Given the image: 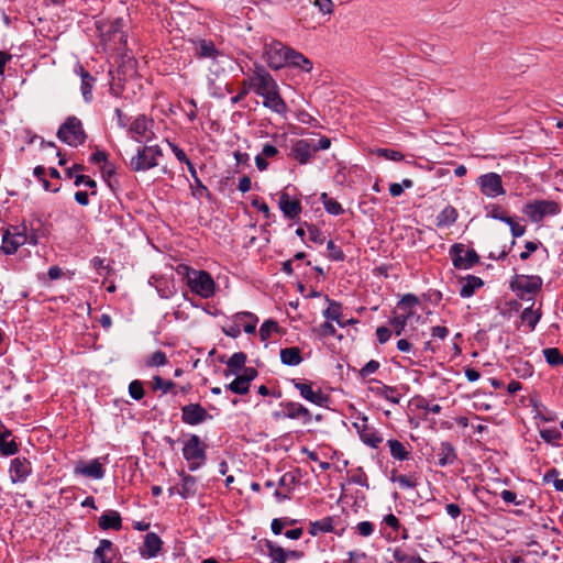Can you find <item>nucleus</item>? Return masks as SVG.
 Segmentation results:
<instances>
[{
  "label": "nucleus",
  "instance_id": "nucleus-62",
  "mask_svg": "<svg viewBox=\"0 0 563 563\" xmlns=\"http://www.w3.org/2000/svg\"><path fill=\"white\" fill-rule=\"evenodd\" d=\"M380 364L378 361L371 360L368 361L361 369H360V377L365 378L374 373H376L379 368Z\"/></svg>",
  "mask_w": 563,
  "mask_h": 563
},
{
  "label": "nucleus",
  "instance_id": "nucleus-1",
  "mask_svg": "<svg viewBox=\"0 0 563 563\" xmlns=\"http://www.w3.org/2000/svg\"><path fill=\"white\" fill-rule=\"evenodd\" d=\"M331 145V141L327 136L320 139H301L291 147V155L299 164H308L320 150H327Z\"/></svg>",
  "mask_w": 563,
  "mask_h": 563
},
{
  "label": "nucleus",
  "instance_id": "nucleus-4",
  "mask_svg": "<svg viewBox=\"0 0 563 563\" xmlns=\"http://www.w3.org/2000/svg\"><path fill=\"white\" fill-rule=\"evenodd\" d=\"M57 137L67 145L77 147L85 143L87 135L81 121L76 117H68L59 126Z\"/></svg>",
  "mask_w": 563,
  "mask_h": 563
},
{
  "label": "nucleus",
  "instance_id": "nucleus-32",
  "mask_svg": "<svg viewBox=\"0 0 563 563\" xmlns=\"http://www.w3.org/2000/svg\"><path fill=\"white\" fill-rule=\"evenodd\" d=\"M457 211L452 206H446L438 216L435 219V225L438 228H445L450 227L455 223L457 219Z\"/></svg>",
  "mask_w": 563,
  "mask_h": 563
},
{
  "label": "nucleus",
  "instance_id": "nucleus-11",
  "mask_svg": "<svg viewBox=\"0 0 563 563\" xmlns=\"http://www.w3.org/2000/svg\"><path fill=\"white\" fill-rule=\"evenodd\" d=\"M450 255L453 266L457 269H468L479 262V256L475 250H465L461 243H455L450 247Z\"/></svg>",
  "mask_w": 563,
  "mask_h": 563
},
{
  "label": "nucleus",
  "instance_id": "nucleus-15",
  "mask_svg": "<svg viewBox=\"0 0 563 563\" xmlns=\"http://www.w3.org/2000/svg\"><path fill=\"white\" fill-rule=\"evenodd\" d=\"M212 416L200 404H188L181 408V420L189 426L200 424Z\"/></svg>",
  "mask_w": 563,
  "mask_h": 563
},
{
  "label": "nucleus",
  "instance_id": "nucleus-63",
  "mask_svg": "<svg viewBox=\"0 0 563 563\" xmlns=\"http://www.w3.org/2000/svg\"><path fill=\"white\" fill-rule=\"evenodd\" d=\"M327 249L329 251V258L332 261H343L344 253L343 251L334 244L332 240L328 241Z\"/></svg>",
  "mask_w": 563,
  "mask_h": 563
},
{
  "label": "nucleus",
  "instance_id": "nucleus-14",
  "mask_svg": "<svg viewBox=\"0 0 563 563\" xmlns=\"http://www.w3.org/2000/svg\"><path fill=\"white\" fill-rule=\"evenodd\" d=\"M291 384L299 391L300 396L307 401H310L311 404H314L319 407H324L328 404L329 396L323 394L320 388L313 390L311 382L291 379Z\"/></svg>",
  "mask_w": 563,
  "mask_h": 563
},
{
  "label": "nucleus",
  "instance_id": "nucleus-44",
  "mask_svg": "<svg viewBox=\"0 0 563 563\" xmlns=\"http://www.w3.org/2000/svg\"><path fill=\"white\" fill-rule=\"evenodd\" d=\"M541 319V311L538 309V310H533L532 309V306L523 309V311L521 312V320L526 323H528L530 330H534L537 323L540 321Z\"/></svg>",
  "mask_w": 563,
  "mask_h": 563
},
{
  "label": "nucleus",
  "instance_id": "nucleus-5",
  "mask_svg": "<svg viewBox=\"0 0 563 563\" xmlns=\"http://www.w3.org/2000/svg\"><path fill=\"white\" fill-rule=\"evenodd\" d=\"M163 155L158 145H145L140 147L136 155L130 161L131 169L134 172H144L158 165V157Z\"/></svg>",
  "mask_w": 563,
  "mask_h": 563
},
{
  "label": "nucleus",
  "instance_id": "nucleus-40",
  "mask_svg": "<svg viewBox=\"0 0 563 563\" xmlns=\"http://www.w3.org/2000/svg\"><path fill=\"white\" fill-rule=\"evenodd\" d=\"M11 435L9 430L0 432V453L4 456L13 455L18 451V445L13 440L7 439Z\"/></svg>",
  "mask_w": 563,
  "mask_h": 563
},
{
  "label": "nucleus",
  "instance_id": "nucleus-6",
  "mask_svg": "<svg viewBox=\"0 0 563 563\" xmlns=\"http://www.w3.org/2000/svg\"><path fill=\"white\" fill-rule=\"evenodd\" d=\"M187 284L191 291L199 295L201 298L208 299L214 295L216 283L206 271L192 269L187 275Z\"/></svg>",
  "mask_w": 563,
  "mask_h": 563
},
{
  "label": "nucleus",
  "instance_id": "nucleus-33",
  "mask_svg": "<svg viewBox=\"0 0 563 563\" xmlns=\"http://www.w3.org/2000/svg\"><path fill=\"white\" fill-rule=\"evenodd\" d=\"M280 361L288 366H297L302 362L300 350L296 346L280 350Z\"/></svg>",
  "mask_w": 563,
  "mask_h": 563
},
{
  "label": "nucleus",
  "instance_id": "nucleus-13",
  "mask_svg": "<svg viewBox=\"0 0 563 563\" xmlns=\"http://www.w3.org/2000/svg\"><path fill=\"white\" fill-rule=\"evenodd\" d=\"M542 278L538 275H517L510 283L512 290L517 291L520 297L526 294L534 295L542 288Z\"/></svg>",
  "mask_w": 563,
  "mask_h": 563
},
{
  "label": "nucleus",
  "instance_id": "nucleus-2",
  "mask_svg": "<svg viewBox=\"0 0 563 563\" xmlns=\"http://www.w3.org/2000/svg\"><path fill=\"white\" fill-rule=\"evenodd\" d=\"M206 444L197 434H190L188 440L185 441L183 456L187 461L190 472H195L206 464Z\"/></svg>",
  "mask_w": 563,
  "mask_h": 563
},
{
  "label": "nucleus",
  "instance_id": "nucleus-60",
  "mask_svg": "<svg viewBox=\"0 0 563 563\" xmlns=\"http://www.w3.org/2000/svg\"><path fill=\"white\" fill-rule=\"evenodd\" d=\"M376 154L379 157H384L385 159H389V161H394V162H399L404 158V155L400 152L395 151V150H389V148H378L376 151Z\"/></svg>",
  "mask_w": 563,
  "mask_h": 563
},
{
  "label": "nucleus",
  "instance_id": "nucleus-64",
  "mask_svg": "<svg viewBox=\"0 0 563 563\" xmlns=\"http://www.w3.org/2000/svg\"><path fill=\"white\" fill-rule=\"evenodd\" d=\"M391 481L398 483L401 488H415L417 486V482L415 479L402 474L393 475Z\"/></svg>",
  "mask_w": 563,
  "mask_h": 563
},
{
  "label": "nucleus",
  "instance_id": "nucleus-3",
  "mask_svg": "<svg viewBox=\"0 0 563 563\" xmlns=\"http://www.w3.org/2000/svg\"><path fill=\"white\" fill-rule=\"evenodd\" d=\"M243 85H249V88L260 97L269 93L278 87L271 73L260 64L254 65L252 74L243 81Z\"/></svg>",
  "mask_w": 563,
  "mask_h": 563
},
{
  "label": "nucleus",
  "instance_id": "nucleus-45",
  "mask_svg": "<svg viewBox=\"0 0 563 563\" xmlns=\"http://www.w3.org/2000/svg\"><path fill=\"white\" fill-rule=\"evenodd\" d=\"M393 559L397 563H427L420 556L411 555L400 548L394 549Z\"/></svg>",
  "mask_w": 563,
  "mask_h": 563
},
{
  "label": "nucleus",
  "instance_id": "nucleus-9",
  "mask_svg": "<svg viewBox=\"0 0 563 563\" xmlns=\"http://www.w3.org/2000/svg\"><path fill=\"white\" fill-rule=\"evenodd\" d=\"M353 427L358 433L361 441L373 449H377L383 443V437L372 426L368 424V418L365 415H358L353 422Z\"/></svg>",
  "mask_w": 563,
  "mask_h": 563
},
{
  "label": "nucleus",
  "instance_id": "nucleus-17",
  "mask_svg": "<svg viewBox=\"0 0 563 563\" xmlns=\"http://www.w3.org/2000/svg\"><path fill=\"white\" fill-rule=\"evenodd\" d=\"M280 406L283 407V418L301 419L305 424L312 420L310 410L299 402L286 401L282 402Z\"/></svg>",
  "mask_w": 563,
  "mask_h": 563
},
{
  "label": "nucleus",
  "instance_id": "nucleus-53",
  "mask_svg": "<svg viewBox=\"0 0 563 563\" xmlns=\"http://www.w3.org/2000/svg\"><path fill=\"white\" fill-rule=\"evenodd\" d=\"M167 364V356L163 351L154 352L145 362L147 367L164 366Z\"/></svg>",
  "mask_w": 563,
  "mask_h": 563
},
{
  "label": "nucleus",
  "instance_id": "nucleus-16",
  "mask_svg": "<svg viewBox=\"0 0 563 563\" xmlns=\"http://www.w3.org/2000/svg\"><path fill=\"white\" fill-rule=\"evenodd\" d=\"M124 20L122 18H118L113 20L107 30L106 33H102L106 42H110L113 44L114 48H121L126 46L128 36L123 30Z\"/></svg>",
  "mask_w": 563,
  "mask_h": 563
},
{
  "label": "nucleus",
  "instance_id": "nucleus-61",
  "mask_svg": "<svg viewBox=\"0 0 563 563\" xmlns=\"http://www.w3.org/2000/svg\"><path fill=\"white\" fill-rule=\"evenodd\" d=\"M350 481L353 484H357L360 486L368 488V479L366 473L363 471L362 467H357L354 472V474L351 476Z\"/></svg>",
  "mask_w": 563,
  "mask_h": 563
},
{
  "label": "nucleus",
  "instance_id": "nucleus-34",
  "mask_svg": "<svg viewBox=\"0 0 563 563\" xmlns=\"http://www.w3.org/2000/svg\"><path fill=\"white\" fill-rule=\"evenodd\" d=\"M80 78H81V95L86 102L91 101L92 99V88L95 85V78L87 70L80 67Z\"/></svg>",
  "mask_w": 563,
  "mask_h": 563
},
{
  "label": "nucleus",
  "instance_id": "nucleus-28",
  "mask_svg": "<svg viewBox=\"0 0 563 563\" xmlns=\"http://www.w3.org/2000/svg\"><path fill=\"white\" fill-rule=\"evenodd\" d=\"M246 358V354L243 352L233 353L227 362L224 376L238 375L245 367Z\"/></svg>",
  "mask_w": 563,
  "mask_h": 563
},
{
  "label": "nucleus",
  "instance_id": "nucleus-8",
  "mask_svg": "<svg viewBox=\"0 0 563 563\" xmlns=\"http://www.w3.org/2000/svg\"><path fill=\"white\" fill-rule=\"evenodd\" d=\"M290 52L291 47L279 41H273L264 47V56L268 66L273 69H280L286 66Z\"/></svg>",
  "mask_w": 563,
  "mask_h": 563
},
{
  "label": "nucleus",
  "instance_id": "nucleus-7",
  "mask_svg": "<svg viewBox=\"0 0 563 563\" xmlns=\"http://www.w3.org/2000/svg\"><path fill=\"white\" fill-rule=\"evenodd\" d=\"M560 211V205L553 200H533L522 208L523 214L536 223L541 222L547 216H556Z\"/></svg>",
  "mask_w": 563,
  "mask_h": 563
},
{
  "label": "nucleus",
  "instance_id": "nucleus-29",
  "mask_svg": "<svg viewBox=\"0 0 563 563\" xmlns=\"http://www.w3.org/2000/svg\"><path fill=\"white\" fill-rule=\"evenodd\" d=\"M286 65L298 68L306 73H310L312 70V62L294 48H291V52L288 55Z\"/></svg>",
  "mask_w": 563,
  "mask_h": 563
},
{
  "label": "nucleus",
  "instance_id": "nucleus-26",
  "mask_svg": "<svg viewBox=\"0 0 563 563\" xmlns=\"http://www.w3.org/2000/svg\"><path fill=\"white\" fill-rule=\"evenodd\" d=\"M484 282L481 277L474 275H467L466 277L461 279V289L460 296L462 298L472 297L477 289L483 287Z\"/></svg>",
  "mask_w": 563,
  "mask_h": 563
},
{
  "label": "nucleus",
  "instance_id": "nucleus-36",
  "mask_svg": "<svg viewBox=\"0 0 563 563\" xmlns=\"http://www.w3.org/2000/svg\"><path fill=\"white\" fill-rule=\"evenodd\" d=\"M333 529V518L325 517L320 520L310 522L309 533L314 537L318 536L319 533L332 532Z\"/></svg>",
  "mask_w": 563,
  "mask_h": 563
},
{
  "label": "nucleus",
  "instance_id": "nucleus-20",
  "mask_svg": "<svg viewBox=\"0 0 563 563\" xmlns=\"http://www.w3.org/2000/svg\"><path fill=\"white\" fill-rule=\"evenodd\" d=\"M279 209L287 219L294 220L301 213L302 207L298 199H291L286 191L279 195Z\"/></svg>",
  "mask_w": 563,
  "mask_h": 563
},
{
  "label": "nucleus",
  "instance_id": "nucleus-57",
  "mask_svg": "<svg viewBox=\"0 0 563 563\" xmlns=\"http://www.w3.org/2000/svg\"><path fill=\"white\" fill-rule=\"evenodd\" d=\"M397 349L402 353H411L415 357L420 356L418 350L413 346V343L410 341V339H399L397 341Z\"/></svg>",
  "mask_w": 563,
  "mask_h": 563
},
{
  "label": "nucleus",
  "instance_id": "nucleus-27",
  "mask_svg": "<svg viewBox=\"0 0 563 563\" xmlns=\"http://www.w3.org/2000/svg\"><path fill=\"white\" fill-rule=\"evenodd\" d=\"M151 122L146 119L145 115H139L133 120L129 128V133L136 142H142V137L146 135V132L150 129Z\"/></svg>",
  "mask_w": 563,
  "mask_h": 563
},
{
  "label": "nucleus",
  "instance_id": "nucleus-35",
  "mask_svg": "<svg viewBox=\"0 0 563 563\" xmlns=\"http://www.w3.org/2000/svg\"><path fill=\"white\" fill-rule=\"evenodd\" d=\"M387 445L389 448L390 455L394 460L397 461H406L410 456V451L406 449L404 443L396 439H390L387 441Z\"/></svg>",
  "mask_w": 563,
  "mask_h": 563
},
{
  "label": "nucleus",
  "instance_id": "nucleus-22",
  "mask_svg": "<svg viewBox=\"0 0 563 563\" xmlns=\"http://www.w3.org/2000/svg\"><path fill=\"white\" fill-rule=\"evenodd\" d=\"M75 473L88 478L101 479L106 471L99 459H93L87 464H79L75 467Z\"/></svg>",
  "mask_w": 563,
  "mask_h": 563
},
{
  "label": "nucleus",
  "instance_id": "nucleus-52",
  "mask_svg": "<svg viewBox=\"0 0 563 563\" xmlns=\"http://www.w3.org/2000/svg\"><path fill=\"white\" fill-rule=\"evenodd\" d=\"M278 323L274 320H266L260 328V336L262 341L271 338L273 332L278 331Z\"/></svg>",
  "mask_w": 563,
  "mask_h": 563
},
{
  "label": "nucleus",
  "instance_id": "nucleus-54",
  "mask_svg": "<svg viewBox=\"0 0 563 563\" xmlns=\"http://www.w3.org/2000/svg\"><path fill=\"white\" fill-rule=\"evenodd\" d=\"M175 387V383L173 380H165L161 376L153 377V389L162 390L163 394H167Z\"/></svg>",
  "mask_w": 563,
  "mask_h": 563
},
{
  "label": "nucleus",
  "instance_id": "nucleus-48",
  "mask_svg": "<svg viewBox=\"0 0 563 563\" xmlns=\"http://www.w3.org/2000/svg\"><path fill=\"white\" fill-rule=\"evenodd\" d=\"M485 210H486V217H488V218L499 220L503 222L508 221L509 217L506 214V212L499 205L489 203L485 207Z\"/></svg>",
  "mask_w": 563,
  "mask_h": 563
},
{
  "label": "nucleus",
  "instance_id": "nucleus-50",
  "mask_svg": "<svg viewBox=\"0 0 563 563\" xmlns=\"http://www.w3.org/2000/svg\"><path fill=\"white\" fill-rule=\"evenodd\" d=\"M419 305V299L413 294H406L398 301L397 307L402 309L405 312L412 311L411 309Z\"/></svg>",
  "mask_w": 563,
  "mask_h": 563
},
{
  "label": "nucleus",
  "instance_id": "nucleus-25",
  "mask_svg": "<svg viewBox=\"0 0 563 563\" xmlns=\"http://www.w3.org/2000/svg\"><path fill=\"white\" fill-rule=\"evenodd\" d=\"M98 525L102 530L119 531L122 528L121 515L115 510H107L99 517Z\"/></svg>",
  "mask_w": 563,
  "mask_h": 563
},
{
  "label": "nucleus",
  "instance_id": "nucleus-24",
  "mask_svg": "<svg viewBox=\"0 0 563 563\" xmlns=\"http://www.w3.org/2000/svg\"><path fill=\"white\" fill-rule=\"evenodd\" d=\"M263 106L278 114H285L287 112V104L279 93V87H276L269 93L264 95Z\"/></svg>",
  "mask_w": 563,
  "mask_h": 563
},
{
  "label": "nucleus",
  "instance_id": "nucleus-56",
  "mask_svg": "<svg viewBox=\"0 0 563 563\" xmlns=\"http://www.w3.org/2000/svg\"><path fill=\"white\" fill-rule=\"evenodd\" d=\"M243 318H250L251 319V321L244 325V331L246 333H254L255 329H256V323L258 321L257 317L254 316L251 312H238L235 314V319L236 320H241Z\"/></svg>",
  "mask_w": 563,
  "mask_h": 563
},
{
  "label": "nucleus",
  "instance_id": "nucleus-49",
  "mask_svg": "<svg viewBox=\"0 0 563 563\" xmlns=\"http://www.w3.org/2000/svg\"><path fill=\"white\" fill-rule=\"evenodd\" d=\"M312 331L318 338H330L336 333L335 327L329 320L313 328Z\"/></svg>",
  "mask_w": 563,
  "mask_h": 563
},
{
  "label": "nucleus",
  "instance_id": "nucleus-18",
  "mask_svg": "<svg viewBox=\"0 0 563 563\" xmlns=\"http://www.w3.org/2000/svg\"><path fill=\"white\" fill-rule=\"evenodd\" d=\"M118 554L119 550L113 542L102 539L93 551L92 563H113V559Z\"/></svg>",
  "mask_w": 563,
  "mask_h": 563
},
{
  "label": "nucleus",
  "instance_id": "nucleus-42",
  "mask_svg": "<svg viewBox=\"0 0 563 563\" xmlns=\"http://www.w3.org/2000/svg\"><path fill=\"white\" fill-rule=\"evenodd\" d=\"M251 384L247 383L246 378H242L239 374L236 377L227 385V388L236 395H246L250 390Z\"/></svg>",
  "mask_w": 563,
  "mask_h": 563
},
{
  "label": "nucleus",
  "instance_id": "nucleus-58",
  "mask_svg": "<svg viewBox=\"0 0 563 563\" xmlns=\"http://www.w3.org/2000/svg\"><path fill=\"white\" fill-rule=\"evenodd\" d=\"M42 235H44V230L40 228H34L33 222L30 223V228L26 225V243L31 245H36Z\"/></svg>",
  "mask_w": 563,
  "mask_h": 563
},
{
  "label": "nucleus",
  "instance_id": "nucleus-38",
  "mask_svg": "<svg viewBox=\"0 0 563 563\" xmlns=\"http://www.w3.org/2000/svg\"><path fill=\"white\" fill-rule=\"evenodd\" d=\"M372 391L375 393L376 396L383 397L386 400L397 405L400 401V394L397 391L395 387L382 385L377 388H372Z\"/></svg>",
  "mask_w": 563,
  "mask_h": 563
},
{
  "label": "nucleus",
  "instance_id": "nucleus-10",
  "mask_svg": "<svg viewBox=\"0 0 563 563\" xmlns=\"http://www.w3.org/2000/svg\"><path fill=\"white\" fill-rule=\"evenodd\" d=\"M26 224L14 225L3 233L1 250L4 254H14L18 249L26 244Z\"/></svg>",
  "mask_w": 563,
  "mask_h": 563
},
{
  "label": "nucleus",
  "instance_id": "nucleus-23",
  "mask_svg": "<svg viewBox=\"0 0 563 563\" xmlns=\"http://www.w3.org/2000/svg\"><path fill=\"white\" fill-rule=\"evenodd\" d=\"M31 472L32 466L26 459L15 457L11 461L10 474L13 483L24 482Z\"/></svg>",
  "mask_w": 563,
  "mask_h": 563
},
{
  "label": "nucleus",
  "instance_id": "nucleus-51",
  "mask_svg": "<svg viewBox=\"0 0 563 563\" xmlns=\"http://www.w3.org/2000/svg\"><path fill=\"white\" fill-rule=\"evenodd\" d=\"M540 437L550 444L560 445L562 434L558 429H542Z\"/></svg>",
  "mask_w": 563,
  "mask_h": 563
},
{
  "label": "nucleus",
  "instance_id": "nucleus-30",
  "mask_svg": "<svg viewBox=\"0 0 563 563\" xmlns=\"http://www.w3.org/2000/svg\"><path fill=\"white\" fill-rule=\"evenodd\" d=\"M267 555L272 559L271 563H287V552L277 543L265 540Z\"/></svg>",
  "mask_w": 563,
  "mask_h": 563
},
{
  "label": "nucleus",
  "instance_id": "nucleus-43",
  "mask_svg": "<svg viewBox=\"0 0 563 563\" xmlns=\"http://www.w3.org/2000/svg\"><path fill=\"white\" fill-rule=\"evenodd\" d=\"M325 211L332 216H340L343 213V208L340 202L329 197L327 192L321 194L320 197Z\"/></svg>",
  "mask_w": 563,
  "mask_h": 563
},
{
  "label": "nucleus",
  "instance_id": "nucleus-59",
  "mask_svg": "<svg viewBox=\"0 0 563 563\" xmlns=\"http://www.w3.org/2000/svg\"><path fill=\"white\" fill-rule=\"evenodd\" d=\"M129 395L135 400H140L144 397V388L141 380H132L129 385Z\"/></svg>",
  "mask_w": 563,
  "mask_h": 563
},
{
  "label": "nucleus",
  "instance_id": "nucleus-19",
  "mask_svg": "<svg viewBox=\"0 0 563 563\" xmlns=\"http://www.w3.org/2000/svg\"><path fill=\"white\" fill-rule=\"evenodd\" d=\"M438 459L437 464L441 467L451 466L457 461V453L454 445L443 441L434 449Z\"/></svg>",
  "mask_w": 563,
  "mask_h": 563
},
{
  "label": "nucleus",
  "instance_id": "nucleus-31",
  "mask_svg": "<svg viewBox=\"0 0 563 563\" xmlns=\"http://www.w3.org/2000/svg\"><path fill=\"white\" fill-rule=\"evenodd\" d=\"M188 172L190 173V176L194 179V184L190 185L192 197H195L197 199H200L202 197H209L210 196L209 189L202 184V181L198 177L195 166L190 165L188 167Z\"/></svg>",
  "mask_w": 563,
  "mask_h": 563
},
{
  "label": "nucleus",
  "instance_id": "nucleus-41",
  "mask_svg": "<svg viewBox=\"0 0 563 563\" xmlns=\"http://www.w3.org/2000/svg\"><path fill=\"white\" fill-rule=\"evenodd\" d=\"M196 55L198 58H216L219 52L212 42L201 40L198 44Z\"/></svg>",
  "mask_w": 563,
  "mask_h": 563
},
{
  "label": "nucleus",
  "instance_id": "nucleus-47",
  "mask_svg": "<svg viewBox=\"0 0 563 563\" xmlns=\"http://www.w3.org/2000/svg\"><path fill=\"white\" fill-rule=\"evenodd\" d=\"M196 493V478L190 475H183L181 479V490L179 494L184 498H188L189 496L195 495Z\"/></svg>",
  "mask_w": 563,
  "mask_h": 563
},
{
  "label": "nucleus",
  "instance_id": "nucleus-39",
  "mask_svg": "<svg viewBox=\"0 0 563 563\" xmlns=\"http://www.w3.org/2000/svg\"><path fill=\"white\" fill-rule=\"evenodd\" d=\"M328 301H329V306L323 311V316L327 318V320L335 321L339 325L343 327L344 323L341 320V313H342L341 303H339L334 300H329V299H328Z\"/></svg>",
  "mask_w": 563,
  "mask_h": 563
},
{
  "label": "nucleus",
  "instance_id": "nucleus-55",
  "mask_svg": "<svg viewBox=\"0 0 563 563\" xmlns=\"http://www.w3.org/2000/svg\"><path fill=\"white\" fill-rule=\"evenodd\" d=\"M74 185L77 187L80 185H85L86 187H88L91 190L92 196L97 195V183L89 176L81 175V174L77 175L75 177Z\"/></svg>",
  "mask_w": 563,
  "mask_h": 563
},
{
  "label": "nucleus",
  "instance_id": "nucleus-21",
  "mask_svg": "<svg viewBox=\"0 0 563 563\" xmlns=\"http://www.w3.org/2000/svg\"><path fill=\"white\" fill-rule=\"evenodd\" d=\"M163 541L155 532H148L144 537V542L140 549L142 558H156L162 550Z\"/></svg>",
  "mask_w": 563,
  "mask_h": 563
},
{
  "label": "nucleus",
  "instance_id": "nucleus-46",
  "mask_svg": "<svg viewBox=\"0 0 563 563\" xmlns=\"http://www.w3.org/2000/svg\"><path fill=\"white\" fill-rule=\"evenodd\" d=\"M543 355L547 363L551 366H559L563 364V354L556 347L544 349Z\"/></svg>",
  "mask_w": 563,
  "mask_h": 563
},
{
  "label": "nucleus",
  "instance_id": "nucleus-37",
  "mask_svg": "<svg viewBox=\"0 0 563 563\" xmlns=\"http://www.w3.org/2000/svg\"><path fill=\"white\" fill-rule=\"evenodd\" d=\"M412 311L404 312L400 314L394 316L389 320V324L391 327V332H394L396 335H401L406 333V324L408 319L411 317Z\"/></svg>",
  "mask_w": 563,
  "mask_h": 563
},
{
  "label": "nucleus",
  "instance_id": "nucleus-12",
  "mask_svg": "<svg viewBox=\"0 0 563 563\" xmlns=\"http://www.w3.org/2000/svg\"><path fill=\"white\" fill-rule=\"evenodd\" d=\"M477 185L479 191L488 198H496L506 194L501 176L494 172L481 175L477 178Z\"/></svg>",
  "mask_w": 563,
  "mask_h": 563
}]
</instances>
